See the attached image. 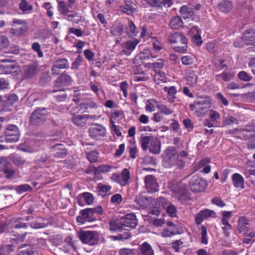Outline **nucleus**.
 Instances as JSON below:
<instances>
[{
    "mask_svg": "<svg viewBox=\"0 0 255 255\" xmlns=\"http://www.w3.org/2000/svg\"><path fill=\"white\" fill-rule=\"evenodd\" d=\"M210 107L211 102L208 97L200 98L194 103L189 104L190 110L198 117L206 114Z\"/></svg>",
    "mask_w": 255,
    "mask_h": 255,
    "instance_id": "nucleus-1",
    "label": "nucleus"
},
{
    "mask_svg": "<svg viewBox=\"0 0 255 255\" xmlns=\"http://www.w3.org/2000/svg\"><path fill=\"white\" fill-rule=\"evenodd\" d=\"M168 39L170 43L177 44L173 48L175 51L184 53L187 50V39L182 33L175 32L169 36Z\"/></svg>",
    "mask_w": 255,
    "mask_h": 255,
    "instance_id": "nucleus-2",
    "label": "nucleus"
},
{
    "mask_svg": "<svg viewBox=\"0 0 255 255\" xmlns=\"http://www.w3.org/2000/svg\"><path fill=\"white\" fill-rule=\"evenodd\" d=\"M170 190L175 194V197L181 203L188 199L187 186L182 182L172 181L169 183Z\"/></svg>",
    "mask_w": 255,
    "mask_h": 255,
    "instance_id": "nucleus-3",
    "label": "nucleus"
},
{
    "mask_svg": "<svg viewBox=\"0 0 255 255\" xmlns=\"http://www.w3.org/2000/svg\"><path fill=\"white\" fill-rule=\"evenodd\" d=\"M178 156L179 155L176 148L168 146L163 151L162 155L163 165L166 168L174 166Z\"/></svg>",
    "mask_w": 255,
    "mask_h": 255,
    "instance_id": "nucleus-4",
    "label": "nucleus"
},
{
    "mask_svg": "<svg viewBox=\"0 0 255 255\" xmlns=\"http://www.w3.org/2000/svg\"><path fill=\"white\" fill-rule=\"evenodd\" d=\"M78 237L83 244L90 246L97 244L99 241V234L96 231H80L78 232Z\"/></svg>",
    "mask_w": 255,
    "mask_h": 255,
    "instance_id": "nucleus-5",
    "label": "nucleus"
},
{
    "mask_svg": "<svg viewBox=\"0 0 255 255\" xmlns=\"http://www.w3.org/2000/svg\"><path fill=\"white\" fill-rule=\"evenodd\" d=\"M27 228V225L26 223L21 222L18 220H14L13 223L11 225V231L10 232L11 236H14L17 238V240L20 242H23L26 236L29 234L27 232H25L22 234V232L20 231L21 229H26Z\"/></svg>",
    "mask_w": 255,
    "mask_h": 255,
    "instance_id": "nucleus-6",
    "label": "nucleus"
},
{
    "mask_svg": "<svg viewBox=\"0 0 255 255\" xmlns=\"http://www.w3.org/2000/svg\"><path fill=\"white\" fill-rule=\"evenodd\" d=\"M47 117L46 109L38 108L31 114L30 117V122L33 125H40L46 120Z\"/></svg>",
    "mask_w": 255,
    "mask_h": 255,
    "instance_id": "nucleus-7",
    "label": "nucleus"
},
{
    "mask_svg": "<svg viewBox=\"0 0 255 255\" xmlns=\"http://www.w3.org/2000/svg\"><path fill=\"white\" fill-rule=\"evenodd\" d=\"M4 135L5 141L15 142L19 139V131L18 127L14 125H9L5 128Z\"/></svg>",
    "mask_w": 255,
    "mask_h": 255,
    "instance_id": "nucleus-8",
    "label": "nucleus"
},
{
    "mask_svg": "<svg viewBox=\"0 0 255 255\" xmlns=\"http://www.w3.org/2000/svg\"><path fill=\"white\" fill-rule=\"evenodd\" d=\"M189 186L192 192H199L205 188L206 184L199 176L195 175L190 180Z\"/></svg>",
    "mask_w": 255,
    "mask_h": 255,
    "instance_id": "nucleus-9",
    "label": "nucleus"
},
{
    "mask_svg": "<svg viewBox=\"0 0 255 255\" xmlns=\"http://www.w3.org/2000/svg\"><path fill=\"white\" fill-rule=\"evenodd\" d=\"M80 216L77 217V222L81 224H84L86 222H92L95 220L94 218L93 210L92 208H86L82 210L80 212Z\"/></svg>",
    "mask_w": 255,
    "mask_h": 255,
    "instance_id": "nucleus-10",
    "label": "nucleus"
},
{
    "mask_svg": "<svg viewBox=\"0 0 255 255\" xmlns=\"http://www.w3.org/2000/svg\"><path fill=\"white\" fill-rule=\"evenodd\" d=\"M145 188L149 193L157 192L159 189V186L156 178L153 175H148L144 177V179Z\"/></svg>",
    "mask_w": 255,
    "mask_h": 255,
    "instance_id": "nucleus-11",
    "label": "nucleus"
},
{
    "mask_svg": "<svg viewBox=\"0 0 255 255\" xmlns=\"http://www.w3.org/2000/svg\"><path fill=\"white\" fill-rule=\"evenodd\" d=\"M137 224V221L134 214H129L123 217L120 221V225L122 227L134 228Z\"/></svg>",
    "mask_w": 255,
    "mask_h": 255,
    "instance_id": "nucleus-12",
    "label": "nucleus"
},
{
    "mask_svg": "<svg viewBox=\"0 0 255 255\" xmlns=\"http://www.w3.org/2000/svg\"><path fill=\"white\" fill-rule=\"evenodd\" d=\"M106 128L103 126L98 124L93 125L89 128L90 136L94 139H99L106 134Z\"/></svg>",
    "mask_w": 255,
    "mask_h": 255,
    "instance_id": "nucleus-13",
    "label": "nucleus"
},
{
    "mask_svg": "<svg viewBox=\"0 0 255 255\" xmlns=\"http://www.w3.org/2000/svg\"><path fill=\"white\" fill-rule=\"evenodd\" d=\"M38 64L33 63L25 65L23 67V76L26 79H31L34 77L39 71Z\"/></svg>",
    "mask_w": 255,
    "mask_h": 255,
    "instance_id": "nucleus-14",
    "label": "nucleus"
},
{
    "mask_svg": "<svg viewBox=\"0 0 255 255\" xmlns=\"http://www.w3.org/2000/svg\"><path fill=\"white\" fill-rule=\"evenodd\" d=\"M129 178V171L126 168L123 170L121 174H113L111 176V179L113 181L118 183L122 186H125L127 184Z\"/></svg>",
    "mask_w": 255,
    "mask_h": 255,
    "instance_id": "nucleus-15",
    "label": "nucleus"
},
{
    "mask_svg": "<svg viewBox=\"0 0 255 255\" xmlns=\"http://www.w3.org/2000/svg\"><path fill=\"white\" fill-rule=\"evenodd\" d=\"M14 61L9 59H3L1 60V64L0 68L2 72L7 74L10 73L12 70L16 67Z\"/></svg>",
    "mask_w": 255,
    "mask_h": 255,
    "instance_id": "nucleus-16",
    "label": "nucleus"
},
{
    "mask_svg": "<svg viewBox=\"0 0 255 255\" xmlns=\"http://www.w3.org/2000/svg\"><path fill=\"white\" fill-rule=\"evenodd\" d=\"M215 215V213L213 210L208 209L202 210L196 216V223L197 224H200L205 219L209 217H214Z\"/></svg>",
    "mask_w": 255,
    "mask_h": 255,
    "instance_id": "nucleus-17",
    "label": "nucleus"
},
{
    "mask_svg": "<svg viewBox=\"0 0 255 255\" xmlns=\"http://www.w3.org/2000/svg\"><path fill=\"white\" fill-rule=\"evenodd\" d=\"M242 135L245 140H248L255 136V125H248L242 130Z\"/></svg>",
    "mask_w": 255,
    "mask_h": 255,
    "instance_id": "nucleus-18",
    "label": "nucleus"
},
{
    "mask_svg": "<svg viewBox=\"0 0 255 255\" xmlns=\"http://www.w3.org/2000/svg\"><path fill=\"white\" fill-rule=\"evenodd\" d=\"M126 6H121V10L127 14L130 15L131 13H135L137 11L136 7L133 2V0H125Z\"/></svg>",
    "mask_w": 255,
    "mask_h": 255,
    "instance_id": "nucleus-19",
    "label": "nucleus"
},
{
    "mask_svg": "<svg viewBox=\"0 0 255 255\" xmlns=\"http://www.w3.org/2000/svg\"><path fill=\"white\" fill-rule=\"evenodd\" d=\"M72 82L71 76L67 74L60 75L55 81V85L57 87H61L69 85Z\"/></svg>",
    "mask_w": 255,
    "mask_h": 255,
    "instance_id": "nucleus-20",
    "label": "nucleus"
},
{
    "mask_svg": "<svg viewBox=\"0 0 255 255\" xmlns=\"http://www.w3.org/2000/svg\"><path fill=\"white\" fill-rule=\"evenodd\" d=\"M249 221L245 216L241 217L238 220V230L240 234H245L249 228Z\"/></svg>",
    "mask_w": 255,
    "mask_h": 255,
    "instance_id": "nucleus-21",
    "label": "nucleus"
},
{
    "mask_svg": "<svg viewBox=\"0 0 255 255\" xmlns=\"http://www.w3.org/2000/svg\"><path fill=\"white\" fill-rule=\"evenodd\" d=\"M53 151L54 152V156L59 158L65 157L67 154V150L62 144H56L51 146Z\"/></svg>",
    "mask_w": 255,
    "mask_h": 255,
    "instance_id": "nucleus-22",
    "label": "nucleus"
},
{
    "mask_svg": "<svg viewBox=\"0 0 255 255\" xmlns=\"http://www.w3.org/2000/svg\"><path fill=\"white\" fill-rule=\"evenodd\" d=\"M148 148L149 151L153 154H157L159 153L161 150V142L160 140L157 137H153Z\"/></svg>",
    "mask_w": 255,
    "mask_h": 255,
    "instance_id": "nucleus-23",
    "label": "nucleus"
},
{
    "mask_svg": "<svg viewBox=\"0 0 255 255\" xmlns=\"http://www.w3.org/2000/svg\"><path fill=\"white\" fill-rule=\"evenodd\" d=\"M88 120V116L86 115H75L72 118L73 123L77 126L83 127L85 125Z\"/></svg>",
    "mask_w": 255,
    "mask_h": 255,
    "instance_id": "nucleus-24",
    "label": "nucleus"
},
{
    "mask_svg": "<svg viewBox=\"0 0 255 255\" xmlns=\"http://www.w3.org/2000/svg\"><path fill=\"white\" fill-rule=\"evenodd\" d=\"M243 40L246 45H255V31H246L243 34Z\"/></svg>",
    "mask_w": 255,
    "mask_h": 255,
    "instance_id": "nucleus-25",
    "label": "nucleus"
},
{
    "mask_svg": "<svg viewBox=\"0 0 255 255\" xmlns=\"http://www.w3.org/2000/svg\"><path fill=\"white\" fill-rule=\"evenodd\" d=\"M155 57V56L152 55L151 52L149 49H145L136 56L135 60H140L142 62H144Z\"/></svg>",
    "mask_w": 255,
    "mask_h": 255,
    "instance_id": "nucleus-26",
    "label": "nucleus"
},
{
    "mask_svg": "<svg viewBox=\"0 0 255 255\" xmlns=\"http://www.w3.org/2000/svg\"><path fill=\"white\" fill-rule=\"evenodd\" d=\"M233 183L236 188L244 189L245 188L244 179L243 177L239 173H235L232 177Z\"/></svg>",
    "mask_w": 255,
    "mask_h": 255,
    "instance_id": "nucleus-27",
    "label": "nucleus"
},
{
    "mask_svg": "<svg viewBox=\"0 0 255 255\" xmlns=\"http://www.w3.org/2000/svg\"><path fill=\"white\" fill-rule=\"evenodd\" d=\"M125 29V32L132 37L136 36L138 32L133 22L130 20L128 21V24L126 26Z\"/></svg>",
    "mask_w": 255,
    "mask_h": 255,
    "instance_id": "nucleus-28",
    "label": "nucleus"
},
{
    "mask_svg": "<svg viewBox=\"0 0 255 255\" xmlns=\"http://www.w3.org/2000/svg\"><path fill=\"white\" fill-rule=\"evenodd\" d=\"M139 255H154V253L151 246L147 242H144L140 246Z\"/></svg>",
    "mask_w": 255,
    "mask_h": 255,
    "instance_id": "nucleus-29",
    "label": "nucleus"
},
{
    "mask_svg": "<svg viewBox=\"0 0 255 255\" xmlns=\"http://www.w3.org/2000/svg\"><path fill=\"white\" fill-rule=\"evenodd\" d=\"M187 83L190 86H194L197 83L198 77L195 72L192 70H189L187 73Z\"/></svg>",
    "mask_w": 255,
    "mask_h": 255,
    "instance_id": "nucleus-30",
    "label": "nucleus"
},
{
    "mask_svg": "<svg viewBox=\"0 0 255 255\" xmlns=\"http://www.w3.org/2000/svg\"><path fill=\"white\" fill-rule=\"evenodd\" d=\"M123 29L124 25L121 22H116L111 28L110 33L114 36L121 35Z\"/></svg>",
    "mask_w": 255,
    "mask_h": 255,
    "instance_id": "nucleus-31",
    "label": "nucleus"
},
{
    "mask_svg": "<svg viewBox=\"0 0 255 255\" xmlns=\"http://www.w3.org/2000/svg\"><path fill=\"white\" fill-rule=\"evenodd\" d=\"M169 25L173 29H178L182 27L183 22L179 16H174L171 19Z\"/></svg>",
    "mask_w": 255,
    "mask_h": 255,
    "instance_id": "nucleus-32",
    "label": "nucleus"
},
{
    "mask_svg": "<svg viewBox=\"0 0 255 255\" xmlns=\"http://www.w3.org/2000/svg\"><path fill=\"white\" fill-rule=\"evenodd\" d=\"M51 93L53 94V96L55 100L58 102L64 101L67 97V95L63 89L53 90Z\"/></svg>",
    "mask_w": 255,
    "mask_h": 255,
    "instance_id": "nucleus-33",
    "label": "nucleus"
},
{
    "mask_svg": "<svg viewBox=\"0 0 255 255\" xmlns=\"http://www.w3.org/2000/svg\"><path fill=\"white\" fill-rule=\"evenodd\" d=\"M154 81L158 85L164 83L167 81V78L165 74L162 71H159L156 72L154 76Z\"/></svg>",
    "mask_w": 255,
    "mask_h": 255,
    "instance_id": "nucleus-34",
    "label": "nucleus"
},
{
    "mask_svg": "<svg viewBox=\"0 0 255 255\" xmlns=\"http://www.w3.org/2000/svg\"><path fill=\"white\" fill-rule=\"evenodd\" d=\"M152 136H142L140 140L141 146L143 151H146L153 140Z\"/></svg>",
    "mask_w": 255,
    "mask_h": 255,
    "instance_id": "nucleus-35",
    "label": "nucleus"
},
{
    "mask_svg": "<svg viewBox=\"0 0 255 255\" xmlns=\"http://www.w3.org/2000/svg\"><path fill=\"white\" fill-rule=\"evenodd\" d=\"M233 7L232 3L229 0L223 1L219 5V9L223 12L230 11Z\"/></svg>",
    "mask_w": 255,
    "mask_h": 255,
    "instance_id": "nucleus-36",
    "label": "nucleus"
},
{
    "mask_svg": "<svg viewBox=\"0 0 255 255\" xmlns=\"http://www.w3.org/2000/svg\"><path fill=\"white\" fill-rule=\"evenodd\" d=\"M28 27L27 24H24L19 27L12 28L10 32L15 35H20L24 33L27 30Z\"/></svg>",
    "mask_w": 255,
    "mask_h": 255,
    "instance_id": "nucleus-37",
    "label": "nucleus"
},
{
    "mask_svg": "<svg viewBox=\"0 0 255 255\" xmlns=\"http://www.w3.org/2000/svg\"><path fill=\"white\" fill-rule=\"evenodd\" d=\"M164 65V61L162 59H158L157 62L153 63H148L145 64V66L147 67H153L155 72L160 71Z\"/></svg>",
    "mask_w": 255,
    "mask_h": 255,
    "instance_id": "nucleus-38",
    "label": "nucleus"
},
{
    "mask_svg": "<svg viewBox=\"0 0 255 255\" xmlns=\"http://www.w3.org/2000/svg\"><path fill=\"white\" fill-rule=\"evenodd\" d=\"M67 19L77 24L82 21V16L81 14L75 12L73 14L67 15Z\"/></svg>",
    "mask_w": 255,
    "mask_h": 255,
    "instance_id": "nucleus-39",
    "label": "nucleus"
},
{
    "mask_svg": "<svg viewBox=\"0 0 255 255\" xmlns=\"http://www.w3.org/2000/svg\"><path fill=\"white\" fill-rule=\"evenodd\" d=\"M29 247V245L28 244H22L21 246L18 248L17 251V255H31L33 252L31 250H29L27 249H23L25 247Z\"/></svg>",
    "mask_w": 255,
    "mask_h": 255,
    "instance_id": "nucleus-40",
    "label": "nucleus"
},
{
    "mask_svg": "<svg viewBox=\"0 0 255 255\" xmlns=\"http://www.w3.org/2000/svg\"><path fill=\"white\" fill-rule=\"evenodd\" d=\"M164 91L167 92L169 101L170 102H172L175 98V95L177 91L176 88L174 86H171L169 88L167 87H164Z\"/></svg>",
    "mask_w": 255,
    "mask_h": 255,
    "instance_id": "nucleus-41",
    "label": "nucleus"
},
{
    "mask_svg": "<svg viewBox=\"0 0 255 255\" xmlns=\"http://www.w3.org/2000/svg\"><path fill=\"white\" fill-rule=\"evenodd\" d=\"M54 64L59 69H66L69 67V63L65 58L57 60Z\"/></svg>",
    "mask_w": 255,
    "mask_h": 255,
    "instance_id": "nucleus-42",
    "label": "nucleus"
},
{
    "mask_svg": "<svg viewBox=\"0 0 255 255\" xmlns=\"http://www.w3.org/2000/svg\"><path fill=\"white\" fill-rule=\"evenodd\" d=\"M210 161L209 158H204L200 161L199 165L200 167L204 166L202 171L204 173H208L211 170V167L210 165H206V164Z\"/></svg>",
    "mask_w": 255,
    "mask_h": 255,
    "instance_id": "nucleus-43",
    "label": "nucleus"
},
{
    "mask_svg": "<svg viewBox=\"0 0 255 255\" xmlns=\"http://www.w3.org/2000/svg\"><path fill=\"white\" fill-rule=\"evenodd\" d=\"M156 103V102L153 99L148 100L145 107V110L150 113L154 111L155 107L157 106L155 105Z\"/></svg>",
    "mask_w": 255,
    "mask_h": 255,
    "instance_id": "nucleus-44",
    "label": "nucleus"
},
{
    "mask_svg": "<svg viewBox=\"0 0 255 255\" xmlns=\"http://www.w3.org/2000/svg\"><path fill=\"white\" fill-rule=\"evenodd\" d=\"M59 10L60 13L63 14H67L69 11V7L67 5L65 1L61 0L58 2Z\"/></svg>",
    "mask_w": 255,
    "mask_h": 255,
    "instance_id": "nucleus-45",
    "label": "nucleus"
},
{
    "mask_svg": "<svg viewBox=\"0 0 255 255\" xmlns=\"http://www.w3.org/2000/svg\"><path fill=\"white\" fill-rule=\"evenodd\" d=\"M87 158L90 162H95L97 161L98 153L96 150H93L87 153Z\"/></svg>",
    "mask_w": 255,
    "mask_h": 255,
    "instance_id": "nucleus-46",
    "label": "nucleus"
},
{
    "mask_svg": "<svg viewBox=\"0 0 255 255\" xmlns=\"http://www.w3.org/2000/svg\"><path fill=\"white\" fill-rule=\"evenodd\" d=\"M239 122L237 119L233 117L229 116L224 118L223 121L224 125H231L232 124H238Z\"/></svg>",
    "mask_w": 255,
    "mask_h": 255,
    "instance_id": "nucleus-47",
    "label": "nucleus"
},
{
    "mask_svg": "<svg viewBox=\"0 0 255 255\" xmlns=\"http://www.w3.org/2000/svg\"><path fill=\"white\" fill-rule=\"evenodd\" d=\"M157 107L160 113L164 115H168L173 113V111L165 105H161L157 106Z\"/></svg>",
    "mask_w": 255,
    "mask_h": 255,
    "instance_id": "nucleus-48",
    "label": "nucleus"
},
{
    "mask_svg": "<svg viewBox=\"0 0 255 255\" xmlns=\"http://www.w3.org/2000/svg\"><path fill=\"white\" fill-rule=\"evenodd\" d=\"M12 162L16 165H21L25 162V160L22 157L18 155H13L12 157Z\"/></svg>",
    "mask_w": 255,
    "mask_h": 255,
    "instance_id": "nucleus-49",
    "label": "nucleus"
},
{
    "mask_svg": "<svg viewBox=\"0 0 255 255\" xmlns=\"http://www.w3.org/2000/svg\"><path fill=\"white\" fill-rule=\"evenodd\" d=\"M138 43V41L136 39H134L133 40H128L126 42L125 47L128 50H132L135 48Z\"/></svg>",
    "mask_w": 255,
    "mask_h": 255,
    "instance_id": "nucleus-50",
    "label": "nucleus"
},
{
    "mask_svg": "<svg viewBox=\"0 0 255 255\" xmlns=\"http://www.w3.org/2000/svg\"><path fill=\"white\" fill-rule=\"evenodd\" d=\"M239 78L244 81H250L252 80V76L245 71H241L238 74Z\"/></svg>",
    "mask_w": 255,
    "mask_h": 255,
    "instance_id": "nucleus-51",
    "label": "nucleus"
},
{
    "mask_svg": "<svg viewBox=\"0 0 255 255\" xmlns=\"http://www.w3.org/2000/svg\"><path fill=\"white\" fill-rule=\"evenodd\" d=\"M19 7L23 11H30L32 9V6L28 4L26 0H21L19 4Z\"/></svg>",
    "mask_w": 255,
    "mask_h": 255,
    "instance_id": "nucleus-52",
    "label": "nucleus"
},
{
    "mask_svg": "<svg viewBox=\"0 0 255 255\" xmlns=\"http://www.w3.org/2000/svg\"><path fill=\"white\" fill-rule=\"evenodd\" d=\"M201 243L205 245H207L208 244V239L207 237V229L206 227L204 226H202L201 227Z\"/></svg>",
    "mask_w": 255,
    "mask_h": 255,
    "instance_id": "nucleus-53",
    "label": "nucleus"
},
{
    "mask_svg": "<svg viewBox=\"0 0 255 255\" xmlns=\"http://www.w3.org/2000/svg\"><path fill=\"white\" fill-rule=\"evenodd\" d=\"M32 49L37 53L38 56L40 58L43 56V52L41 50L40 45L38 42H34L32 45Z\"/></svg>",
    "mask_w": 255,
    "mask_h": 255,
    "instance_id": "nucleus-54",
    "label": "nucleus"
},
{
    "mask_svg": "<svg viewBox=\"0 0 255 255\" xmlns=\"http://www.w3.org/2000/svg\"><path fill=\"white\" fill-rule=\"evenodd\" d=\"M166 212L170 216L174 217L176 216L177 209L176 208L172 205H169L166 208Z\"/></svg>",
    "mask_w": 255,
    "mask_h": 255,
    "instance_id": "nucleus-55",
    "label": "nucleus"
},
{
    "mask_svg": "<svg viewBox=\"0 0 255 255\" xmlns=\"http://www.w3.org/2000/svg\"><path fill=\"white\" fill-rule=\"evenodd\" d=\"M83 61V58L80 55H78L76 60L72 63L71 68L72 69L78 70L81 63Z\"/></svg>",
    "mask_w": 255,
    "mask_h": 255,
    "instance_id": "nucleus-56",
    "label": "nucleus"
},
{
    "mask_svg": "<svg viewBox=\"0 0 255 255\" xmlns=\"http://www.w3.org/2000/svg\"><path fill=\"white\" fill-rule=\"evenodd\" d=\"M149 5L152 7H161V0H144Z\"/></svg>",
    "mask_w": 255,
    "mask_h": 255,
    "instance_id": "nucleus-57",
    "label": "nucleus"
},
{
    "mask_svg": "<svg viewBox=\"0 0 255 255\" xmlns=\"http://www.w3.org/2000/svg\"><path fill=\"white\" fill-rule=\"evenodd\" d=\"M148 77L146 76L144 73L135 74L133 77V80L134 82L145 81L148 79Z\"/></svg>",
    "mask_w": 255,
    "mask_h": 255,
    "instance_id": "nucleus-58",
    "label": "nucleus"
},
{
    "mask_svg": "<svg viewBox=\"0 0 255 255\" xmlns=\"http://www.w3.org/2000/svg\"><path fill=\"white\" fill-rule=\"evenodd\" d=\"M123 198L121 194H116L111 197V201L115 205L120 204L122 201Z\"/></svg>",
    "mask_w": 255,
    "mask_h": 255,
    "instance_id": "nucleus-59",
    "label": "nucleus"
},
{
    "mask_svg": "<svg viewBox=\"0 0 255 255\" xmlns=\"http://www.w3.org/2000/svg\"><path fill=\"white\" fill-rule=\"evenodd\" d=\"M181 61L183 64L189 65L193 63V58L191 56L186 55L182 57Z\"/></svg>",
    "mask_w": 255,
    "mask_h": 255,
    "instance_id": "nucleus-60",
    "label": "nucleus"
},
{
    "mask_svg": "<svg viewBox=\"0 0 255 255\" xmlns=\"http://www.w3.org/2000/svg\"><path fill=\"white\" fill-rule=\"evenodd\" d=\"M9 44L8 39L3 35H0V50L6 47Z\"/></svg>",
    "mask_w": 255,
    "mask_h": 255,
    "instance_id": "nucleus-61",
    "label": "nucleus"
},
{
    "mask_svg": "<svg viewBox=\"0 0 255 255\" xmlns=\"http://www.w3.org/2000/svg\"><path fill=\"white\" fill-rule=\"evenodd\" d=\"M119 254L120 255H135V250L134 249L125 248L120 250Z\"/></svg>",
    "mask_w": 255,
    "mask_h": 255,
    "instance_id": "nucleus-62",
    "label": "nucleus"
},
{
    "mask_svg": "<svg viewBox=\"0 0 255 255\" xmlns=\"http://www.w3.org/2000/svg\"><path fill=\"white\" fill-rule=\"evenodd\" d=\"M32 189L31 187L27 184L21 185L17 186L16 188V191L18 193H22L24 192L30 191Z\"/></svg>",
    "mask_w": 255,
    "mask_h": 255,
    "instance_id": "nucleus-63",
    "label": "nucleus"
},
{
    "mask_svg": "<svg viewBox=\"0 0 255 255\" xmlns=\"http://www.w3.org/2000/svg\"><path fill=\"white\" fill-rule=\"evenodd\" d=\"M210 118L212 121H217L220 119V115L214 110H211L209 112Z\"/></svg>",
    "mask_w": 255,
    "mask_h": 255,
    "instance_id": "nucleus-64",
    "label": "nucleus"
}]
</instances>
